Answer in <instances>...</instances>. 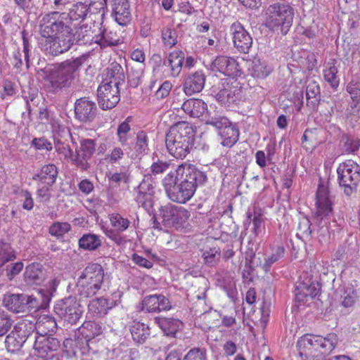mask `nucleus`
Masks as SVG:
<instances>
[{"label": "nucleus", "instance_id": "obj_19", "mask_svg": "<svg viewBox=\"0 0 360 360\" xmlns=\"http://www.w3.org/2000/svg\"><path fill=\"white\" fill-rule=\"evenodd\" d=\"M212 69L232 77H238L241 74L236 59L224 56H218L213 60Z\"/></svg>", "mask_w": 360, "mask_h": 360}, {"label": "nucleus", "instance_id": "obj_24", "mask_svg": "<svg viewBox=\"0 0 360 360\" xmlns=\"http://www.w3.org/2000/svg\"><path fill=\"white\" fill-rule=\"evenodd\" d=\"M184 60V53L180 50H174L169 53L163 61V65L167 68V75L178 77L182 70Z\"/></svg>", "mask_w": 360, "mask_h": 360}, {"label": "nucleus", "instance_id": "obj_28", "mask_svg": "<svg viewBox=\"0 0 360 360\" xmlns=\"http://www.w3.org/2000/svg\"><path fill=\"white\" fill-rule=\"evenodd\" d=\"M181 108L191 117H200L207 110V104L201 99L191 98L185 101Z\"/></svg>", "mask_w": 360, "mask_h": 360}, {"label": "nucleus", "instance_id": "obj_47", "mask_svg": "<svg viewBox=\"0 0 360 360\" xmlns=\"http://www.w3.org/2000/svg\"><path fill=\"white\" fill-rule=\"evenodd\" d=\"M271 251V255L265 259V263L264 264L263 266V269L266 271H267L269 269L272 264L277 262L283 256L285 249L284 247L282 245H277L276 247L272 248Z\"/></svg>", "mask_w": 360, "mask_h": 360}, {"label": "nucleus", "instance_id": "obj_34", "mask_svg": "<svg viewBox=\"0 0 360 360\" xmlns=\"http://www.w3.org/2000/svg\"><path fill=\"white\" fill-rule=\"evenodd\" d=\"M219 134L222 139V145L231 147L238 140L239 130L236 125L231 122L229 126L225 127Z\"/></svg>", "mask_w": 360, "mask_h": 360}, {"label": "nucleus", "instance_id": "obj_35", "mask_svg": "<svg viewBox=\"0 0 360 360\" xmlns=\"http://www.w3.org/2000/svg\"><path fill=\"white\" fill-rule=\"evenodd\" d=\"M251 75L257 78H264L272 71V68L265 61L255 58L252 60L251 66L249 68Z\"/></svg>", "mask_w": 360, "mask_h": 360}, {"label": "nucleus", "instance_id": "obj_9", "mask_svg": "<svg viewBox=\"0 0 360 360\" xmlns=\"http://www.w3.org/2000/svg\"><path fill=\"white\" fill-rule=\"evenodd\" d=\"M339 185L344 193L350 196L357 191L360 182V167L353 160H349L339 165L337 169Z\"/></svg>", "mask_w": 360, "mask_h": 360}, {"label": "nucleus", "instance_id": "obj_14", "mask_svg": "<svg viewBox=\"0 0 360 360\" xmlns=\"http://www.w3.org/2000/svg\"><path fill=\"white\" fill-rule=\"evenodd\" d=\"M59 347L60 342L51 335H34L32 354L39 358L51 357Z\"/></svg>", "mask_w": 360, "mask_h": 360}, {"label": "nucleus", "instance_id": "obj_20", "mask_svg": "<svg viewBox=\"0 0 360 360\" xmlns=\"http://www.w3.org/2000/svg\"><path fill=\"white\" fill-rule=\"evenodd\" d=\"M141 309L146 312L158 313L171 309L172 305L165 296L162 295H150L146 296L142 300Z\"/></svg>", "mask_w": 360, "mask_h": 360}, {"label": "nucleus", "instance_id": "obj_60", "mask_svg": "<svg viewBox=\"0 0 360 360\" xmlns=\"http://www.w3.org/2000/svg\"><path fill=\"white\" fill-rule=\"evenodd\" d=\"M143 72L141 69L134 70L131 68L128 71V79L130 85L133 87H136L140 82Z\"/></svg>", "mask_w": 360, "mask_h": 360}, {"label": "nucleus", "instance_id": "obj_44", "mask_svg": "<svg viewBox=\"0 0 360 360\" xmlns=\"http://www.w3.org/2000/svg\"><path fill=\"white\" fill-rule=\"evenodd\" d=\"M311 225V221L308 218H301L297 226V237L301 238L302 240H309L311 238L312 234Z\"/></svg>", "mask_w": 360, "mask_h": 360}, {"label": "nucleus", "instance_id": "obj_42", "mask_svg": "<svg viewBox=\"0 0 360 360\" xmlns=\"http://www.w3.org/2000/svg\"><path fill=\"white\" fill-rule=\"evenodd\" d=\"M347 91L352 101V108H356L360 103V80L353 79L347 86Z\"/></svg>", "mask_w": 360, "mask_h": 360}, {"label": "nucleus", "instance_id": "obj_18", "mask_svg": "<svg viewBox=\"0 0 360 360\" xmlns=\"http://www.w3.org/2000/svg\"><path fill=\"white\" fill-rule=\"evenodd\" d=\"M97 112L96 103L88 98H81L75 103V117L80 122H87L92 121Z\"/></svg>", "mask_w": 360, "mask_h": 360}, {"label": "nucleus", "instance_id": "obj_62", "mask_svg": "<svg viewBox=\"0 0 360 360\" xmlns=\"http://www.w3.org/2000/svg\"><path fill=\"white\" fill-rule=\"evenodd\" d=\"M124 156V152L120 147L114 148L110 153L106 156V160L110 163H115Z\"/></svg>", "mask_w": 360, "mask_h": 360}, {"label": "nucleus", "instance_id": "obj_4", "mask_svg": "<svg viewBox=\"0 0 360 360\" xmlns=\"http://www.w3.org/2000/svg\"><path fill=\"white\" fill-rule=\"evenodd\" d=\"M165 144L169 153L177 159H184L193 144V129L186 122L172 126L166 134Z\"/></svg>", "mask_w": 360, "mask_h": 360}, {"label": "nucleus", "instance_id": "obj_59", "mask_svg": "<svg viewBox=\"0 0 360 360\" xmlns=\"http://www.w3.org/2000/svg\"><path fill=\"white\" fill-rule=\"evenodd\" d=\"M32 145L37 150L50 151L53 148L51 143L44 138H34L32 141Z\"/></svg>", "mask_w": 360, "mask_h": 360}, {"label": "nucleus", "instance_id": "obj_13", "mask_svg": "<svg viewBox=\"0 0 360 360\" xmlns=\"http://www.w3.org/2000/svg\"><path fill=\"white\" fill-rule=\"evenodd\" d=\"M96 150L95 141L90 139H81L79 147L76 146L75 149V158L73 165L81 171L87 170L90 165L89 160Z\"/></svg>", "mask_w": 360, "mask_h": 360}, {"label": "nucleus", "instance_id": "obj_52", "mask_svg": "<svg viewBox=\"0 0 360 360\" xmlns=\"http://www.w3.org/2000/svg\"><path fill=\"white\" fill-rule=\"evenodd\" d=\"M320 97L319 85L314 81L310 82L306 88V98L307 101L314 99L312 103H316Z\"/></svg>", "mask_w": 360, "mask_h": 360}, {"label": "nucleus", "instance_id": "obj_11", "mask_svg": "<svg viewBox=\"0 0 360 360\" xmlns=\"http://www.w3.org/2000/svg\"><path fill=\"white\" fill-rule=\"evenodd\" d=\"M320 290L319 283L317 281V276L314 278L308 272H304L300 276V279L296 284L295 300L298 302L307 301V297H316Z\"/></svg>", "mask_w": 360, "mask_h": 360}, {"label": "nucleus", "instance_id": "obj_22", "mask_svg": "<svg viewBox=\"0 0 360 360\" xmlns=\"http://www.w3.org/2000/svg\"><path fill=\"white\" fill-rule=\"evenodd\" d=\"M112 15L122 26L128 25L131 20L130 5L128 0H111Z\"/></svg>", "mask_w": 360, "mask_h": 360}, {"label": "nucleus", "instance_id": "obj_33", "mask_svg": "<svg viewBox=\"0 0 360 360\" xmlns=\"http://www.w3.org/2000/svg\"><path fill=\"white\" fill-rule=\"evenodd\" d=\"M25 298L27 299H25V309L26 307L35 310L44 309L48 306L50 302L49 296L41 291L38 292L37 296L36 297L25 295Z\"/></svg>", "mask_w": 360, "mask_h": 360}, {"label": "nucleus", "instance_id": "obj_53", "mask_svg": "<svg viewBox=\"0 0 360 360\" xmlns=\"http://www.w3.org/2000/svg\"><path fill=\"white\" fill-rule=\"evenodd\" d=\"M13 320L4 311H0V337L4 336L11 329Z\"/></svg>", "mask_w": 360, "mask_h": 360}, {"label": "nucleus", "instance_id": "obj_41", "mask_svg": "<svg viewBox=\"0 0 360 360\" xmlns=\"http://www.w3.org/2000/svg\"><path fill=\"white\" fill-rule=\"evenodd\" d=\"M182 322L174 319H164L160 322V326L167 335L174 336L182 327Z\"/></svg>", "mask_w": 360, "mask_h": 360}, {"label": "nucleus", "instance_id": "obj_25", "mask_svg": "<svg viewBox=\"0 0 360 360\" xmlns=\"http://www.w3.org/2000/svg\"><path fill=\"white\" fill-rule=\"evenodd\" d=\"M88 6L83 3H77L70 9L68 14L58 13V20H62L65 24L68 22L70 25L72 21L83 20L88 12Z\"/></svg>", "mask_w": 360, "mask_h": 360}, {"label": "nucleus", "instance_id": "obj_64", "mask_svg": "<svg viewBox=\"0 0 360 360\" xmlns=\"http://www.w3.org/2000/svg\"><path fill=\"white\" fill-rule=\"evenodd\" d=\"M108 179L115 184L127 183L128 181V174L125 172H115L109 174Z\"/></svg>", "mask_w": 360, "mask_h": 360}, {"label": "nucleus", "instance_id": "obj_54", "mask_svg": "<svg viewBox=\"0 0 360 360\" xmlns=\"http://www.w3.org/2000/svg\"><path fill=\"white\" fill-rule=\"evenodd\" d=\"M231 123L229 119L223 116L214 117L206 120L207 124L214 127L219 133Z\"/></svg>", "mask_w": 360, "mask_h": 360}, {"label": "nucleus", "instance_id": "obj_16", "mask_svg": "<svg viewBox=\"0 0 360 360\" xmlns=\"http://www.w3.org/2000/svg\"><path fill=\"white\" fill-rule=\"evenodd\" d=\"M234 46L241 53H248L252 45V39L243 26L238 22H233L230 27Z\"/></svg>", "mask_w": 360, "mask_h": 360}, {"label": "nucleus", "instance_id": "obj_29", "mask_svg": "<svg viewBox=\"0 0 360 360\" xmlns=\"http://www.w3.org/2000/svg\"><path fill=\"white\" fill-rule=\"evenodd\" d=\"M56 323L55 319L49 315H41L35 325L37 333L35 335H51L56 329Z\"/></svg>", "mask_w": 360, "mask_h": 360}, {"label": "nucleus", "instance_id": "obj_51", "mask_svg": "<svg viewBox=\"0 0 360 360\" xmlns=\"http://www.w3.org/2000/svg\"><path fill=\"white\" fill-rule=\"evenodd\" d=\"M71 229L70 224L67 222H55L49 227V233L56 237H61Z\"/></svg>", "mask_w": 360, "mask_h": 360}, {"label": "nucleus", "instance_id": "obj_57", "mask_svg": "<svg viewBox=\"0 0 360 360\" xmlns=\"http://www.w3.org/2000/svg\"><path fill=\"white\" fill-rule=\"evenodd\" d=\"M184 360H206V349L204 348H193L188 351Z\"/></svg>", "mask_w": 360, "mask_h": 360}, {"label": "nucleus", "instance_id": "obj_38", "mask_svg": "<svg viewBox=\"0 0 360 360\" xmlns=\"http://www.w3.org/2000/svg\"><path fill=\"white\" fill-rule=\"evenodd\" d=\"M180 176L177 174V168L174 172L168 173L163 179L162 185L169 199L172 193L174 192L176 185L180 181Z\"/></svg>", "mask_w": 360, "mask_h": 360}, {"label": "nucleus", "instance_id": "obj_49", "mask_svg": "<svg viewBox=\"0 0 360 360\" xmlns=\"http://www.w3.org/2000/svg\"><path fill=\"white\" fill-rule=\"evenodd\" d=\"M162 39L164 45L170 49L177 43V34L175 30L166 27L162 31Z\"/></svg>", "mask_w": 360, "mask_h": 360}, {"label": "nucleus", "instance_id": "obj_63", "mask_svg": "<svg viewBox=\"0 0 360 360\" xmlns=\"http://www.w3.org/2000/svg\"><path fill=\"white\" fill-rule=\"evenodd\" d=\"M172 87V84L169 81H165L157 90L155 95L158 98H164L167 97Z\"/></svg>", "mask_w": 360, "mask_h": 360}, {"label": "nucleus", "instance_id": "obj_50", "mask_svg": "<svg viewBox=\"0 0 360 360\" xmlns=\"http://www.w3.org/2000/svg\"><path fill=\"white\" fill-rule=\"evenodd\" d=\"M56 150L58 153L60 160L70 161L73 165L75 153L69 146L63 143H58L56 146Z\"/></svg>", "mask_w": 360, "mask_h": 360}, {"label": "nucleus", "instance_id": "obj_2", "mask_svg": "<svg viewBox=\"0 0 360 360\" xmlns=\"http://www.w3.org/2000/svg\"><path fill=\"white\" fill-rule=\"evenodd\" d=\"M86 60L82 56L72 60H67L49 69L46 76V86L53 93L69 88L77 79L80 67Z\"/></svg>", "mask_w": 360, "mask_h": 360}, {"label": "nucleus", "instance_id": "obj_1", "mask_svg": "<svg viewBox=\"0 0 360 360\" xmlns=\"http://www.w3.org/2000/svg\"><path fill=\"white\" fill-rule=\"evenodd\" d=\"M58 12L54 11L45 15L41 20L39 45L44 52L58 56L68 51L75 42L79 45L95 43L96 36L91 26L82 25L72 33L71 26L58 20Z\"/></svg>", "mask_w": 360, "mask_h": 360}, {"label": "nucleus", "instance_id": "obj_6", "mask_svg": "<svg viewBox=\"0 0 360 360\" xmlns=\"http://www.w3.org/2000/svg\"><path fill=\"white\" fill-rule=\"evenodd\" d=\"M264 15V24L266 27L286 34L292 24L294 10L289 4L274 3L266 8Z\"/></svg>", "mask_w": 360, "mask_h": 360}, {"label": "nucleus", "instance_id": "obj_10", "mask_svg": "<svg viewBox=\"0 0 360 360\" xmlns=\"http://www.w3.org/2000/svg\"><path fill=\"white\" fill-rule=\"evenodd\" d=\"M54 311L60 318L74 324L81 318L84 308L76 297H68L58 301Z\"/></svg>", "mask_w": 360, "mask_h": 360}, {"label": "nucleus", "instance_id": "obj_7", "mask_svg": "<svg viewBox=\"0 0 360 360\" xmlns=\"http://www.w3.org/2000/svg\"><path fill=\"white\" fill-rule=\"evenodd\" d=\"M104 270L96 263L89 264L82 271L77 282V290L82 297L95 295L103 283Z\"/></svg>", "mask_w": 360, "mask_h": 360}, {"label": "nucleus", "instance_id": "obj_15", "mask_svg": "<svg viewBox=\"0 0 360 360\" xmlns=\"http://www.w3.org/2000/svg\"><path fill=\"white\" fill-rule=\"evenodd\" d=\"M160 216L167 224H183L190 218V212L181 206L167 204L161 207Z\"/></svg>", "mask_w": 360, "mask_h": 360}, {"label": "nucleus", "instance_id": "obj_30", "mask_svg": "<svg viewBox=\"0 0 360 360\" xmlns=\"http://www.w3.org/2000/svg\"><path fill=\"white\" fill-rule=\"evenodd\" d=\"M95 43L101 49L117 46L120 43V39L115 31L111 28H104L99 36L96 37Z\"/></svg>", "mask_w": 360, "mask_h": 360}, {"label": "nucleus", "instance_id": "obj_37", "mask_svg": "<svg viewBox=\"0 0 360 360\" xmlns=\"http://www.w3.org/2000/svg\"><path fill=\"white\" fill-rule=\"evenodd\" d=\"M131 333L133 340L138 343H143L150 335L147 325L136 322L131 326Z\"/></svg>", "mask_w": 360, "mask_h": 360}, {"label": "nucleus", "instance_id": "obj_26", "mask_svg": "<svg viewBox=\"0 0 360 360\" xmlns=\"http://www.w3.org/2000/svg\"><path fill=\"white\" fill-rule=\"evenodd\" d=\"M24 279L27 285H39L44 280L42 266L38 263H32L27 266L24 273Z\"/></svg>", "mask_w": 360, "mask_h": 360}, {"label": "nucleus", "instance_id": "obj_32", "mask_svg": "<svg viewBox=\"0 0 360 360\" xmlns=\"http://www.w3.org/2000/svg\"><path fill=\"white\" fill-rule=\"evenodd\" d=\"M114 306L113 301L105 298H95L90 301L88 305L89 312L93 316H102L107 314L108 309Z\"/></svg>", "mask_w": 360, "mask_h": 360}, {"label": "nucleus", "instance_id": "obj_21", "mask_svg": "<svg viewBox=\"0 0 360 360\" xmlns=\"http://www.w3.org/2000/svg\"><path fill=\"white\" fill-rule=\"evenodd\" d=\"M316 219L318 221L319 218L321 219L329 216L333 211V203L329 195L328 188L324 186L319 185L316 192Z\"/></svg>", "mask_w": 360, "mask_h": 360}, {"label": "nucleus", "instance_id": "obj_45", "mask_svg": "<svg viewBox=\"0 0 360 360\" xmlns=\"http://www.w3.org/2000/svg\"><path fill=\"white\" fill-rule=\"evenodd\" d=\"M134 149L139 155H146L148 153V138L146 132L142 131L137 134Z\"/></svg>", "mask_w": 360, "mask_h": 360}, {"label": "nucleus", "instance_id": "obj_36", "mask_svg": "<svg viewBox=\"0 0 360 360\" xmlns=\"http://www.w3.org/2000/svg\"><path fill=\"white\" fill-rule=\"evenodd\" d=\"M336 60L330 59L326 64L323 69V77L325 80L328 82L333 88H336L339 85V78L337 75L338 68L335 66Z\"/></svg>", "mask_w": 360, "mask_h": 360}, {"label": "nucleus", "instance_id": "obj_58", "mask_svg": "<svg viewBox=\"0 0 360 360\" xmlns=\"http://www.w3.org/2000/svg\"><path fill=\"white\" fill-rule=\"evenodd\" d=\"M51 186L48 184H41L40 182L39 184V187L37 188V195L39 198V200L41 202H48L49 201L51 194Z\"/></svg>", "mask_w": 360, "mask_h": 360}, {"label": "nucleus", "instance_id": "obj_56", "mask_svg": "<svg viewBox=\"0 0 360 360\" xmlns=\"http://www.w3.org/2000/svg\"><path fill=\"white\" fill-rule=\"evenodd\" d=\"M249 222L252 221V232L255 236H259L263 231L264 228V221L262 217L259 214H255L253 219H251V214L250 213L248 214V219Z\"/></svg>", "mask_w": 360, "mask_h": 360}, {"label": "nucleus", "instance_id": "obj_39", "mask_svg": "<svg viewBox=\"0 0 360 360\" xmlns=\"http://www.w3.org/2000/svg\"><path fill=\"white\" fill-rule=\"evenodd\" d=\"M101 244L100 238L94 234H85L79 240L81 248L88 250H94Z\"/></svg>", "mask_w": 360, "mask_h": 360}, {"label": "nucleus", "instance_id": "obj_48", "mask_svg": "<svg viewBox=\"0 0 360 360\" xmlns=\"http://www.w3.org/2000/svg\"><path fill=\"white\" fill-rule=\"evenodd\" d=\"M130 131L131 127L127 120L119 124L117 129V136L122 146L128 145L129 140L130 139Z\"/></svg>", "mask_w": 360, "mask_h": 360}, {"label": "nucleus", "instance_id": "obj_55", "mask_svg": "<svg viewBox=\"0 0 360 360\" xmlns=\"http://www.w3.org/2000/svg\"><path fill=\"white\" fill-rule=\"evenodd\" d=\"M342 297V305L346 308L351 307L357 298L356 290L353 288H349L345 291Z\"/></svg>", "mask_w": 360, "mask_h": 360}, {"label": "nucleus", "instance_id": "obj_27", "mask_svg": "<svg viewBox=\"0 0 360 360\" xmlns=\"http://www.w3.org/2000/svg\"><path fill=\"white\" fill-rule=\"evenodd\" d=\"M58 169L53 164H49L41 167L40 172L35 174L33 179L39 181L41 184L52 186L58 176Z\"/></svg>", "mask_w": 360, "mask_h": 360}, {"label": "nucleus", "instance_id": "obj_17", "mask_svg": "<svg viewBox=\"0 0 360 360\" xmlns=\"http://www.w3.org/2000/svg\"><path fill=\"white\" fill-rule=\"evenodd\" d=\"M30 336L26 323H20L6 336L5 345L8 352H15L20 349Z\"/></svg>", "mask_w": 360, "mask_h": 360}, {"label": "nucleus", "instance_id": "obj_40", "mask_svg": "<svg viewBox=\"0 0 360 360\" xmlns=\"http://www.w3.org/2000/svg\"><path fill=\"white\" fill-rule=\"evenodd\" d=\"M22 41H23V50L21 52L20 50L16 51L13 54L14 59V65L17 68H19L22 64V53L24 60L27 64V67L28 68L29 65V53L30 51V46L28 40L26 39L25 35H22Z\"/></svg>", "mask_w": 360, "mask_h": 360}, {"label": "nucleus", "instance_id": "obj_12", "mask_svg": "<svg viewBox=\"0 0 360 360\" xmlns=\"http://www.w3.org/2000/svg\"><path fill=\"white\" fill-rule=\"evenodd\" d=\"M155 182L150 174L143 176L141 182L136 188L135 200L146 210H150L154 202Z\"/></svg>", "mask_w": 360, "mask_h": 360}, {"label": "nucleus", "instance_id": "obj_5", "mask_svg": "<svg viewBox=\"0 0 360 360\" xmlns=\"http://www.w3.org/2000/svg\"><path fill=\"white\" fill-rule=\"evenodd\" d=\"M121 67L116 65L107 70L106 77L97 90L98 101L103 110L112 109L120 101L118 85L122 79Z\"/></svg>", "mask_w": 360, "mask_h": 360}, {"label": "nucleus", "instance_id": "obj_43", "mask_svg": "<svg viewBox=\"0 0 360 360\" xmlns=\"http://www.w3.org/2000/svg\"><path fill=\"white\" fill-rule=\"evenodd\" d=\"M110 222L111 226L118 232L125 231L130 225L129 220L118 213H113L110 215Z\"/></svg>", "mask_w": 360, "mask_h": 360}, {"label": "nucleus", "instance_id": "obj_3", "mask_svg": "<svg viewBox=\"0 0 360 360\" xmlns=\"http://www.w3.org/2000/svg\"><path fill=\"white\" fill-rule=\"evenodd\" d=\"M177 174L181 177L180 181L172 193L170 200L179 203H186L193 196L198 186L206 181L207 176L195 166L187 162L177 167Z\"/></svg>", "mask_w": 360, "mask_h": 360}, {"label": "nucleus", "instance_id": "obj_46", "mask_svg": "<svg viewBox=\"0 0 360 360\" xmlns=\"http://www.w3.org/2000/svg\"><path fill=\"white\" fill-rule=\"evenodd\" d=\"M15 258V254L10 244L0 243V266Z\"/></svg>", "mask_w": 360, "mask_h": 360}, {"label": "nucleus", "instance_id": "obj_61", "mask_svg": "<svg viewBox=\"0 0 360 360\" xmlns=\"http://www.w3.org/2000/svg\"><path fill=\"white\" fill-rule=\"evenodd\" d=\"M169 166V163L165 161L158 160L153 162L150 167L151 172L153 174H160L166 172Z\"/></svg>", "mask_w": 360, "mask_h": 360}, {"label": "nucleus", "instance_id": "obj_23", "mask_svg": "<svg viewBox=\"0 0 360 360\" xmlns=\"http://www.w3.org/2000/svg\"><path fill=\"white\" fill-rule=\"evenodd\" d=\"M206 77L202 70H198L188 75L183 84V91L187 96L200 92L205 83Z\"/></svg>", "mask_w": 360, "mask_h": 360}, {"label": "nucleus", "instance_id": "obj_31", "mask_svg": "<svg viewBox=\"0 0 360 360\" xmlns=\"http://www.w3.org/2000/svg\"><path fill=\"white\" fill-rule=\"evenodd\" d=\"M25 294H8L5 295L3 304L8 310L19 313L25 311Z\"/></svg>", "mask_w": 360, "mask_h": 360}, {"label": "nucleus", "instance_id": "obj_8", "mask_svg": "<svg viewBox=\"0 0 360 360\" xmlns=\"http://www.w3.org/2000/svg\"><path fill=\"white\" fill-rule=\"evenodd\" d=\"M338 342L335 334H329L326 338L319 335H305L297 342V347L300 353L305 355H313L314 352H319L321 354L330 352Z\"/></svg>", "mask_w": 360, "mask_h": 360}]
</instances>
